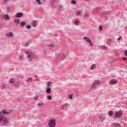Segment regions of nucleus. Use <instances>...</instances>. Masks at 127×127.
Segmentation results:
<instances>
[{
    "instance_id": "obj_13",
    "label": "nucleus",
    "mask_w": 127,
    "mask_h": 127,
    "mask_svg": "<svg viewBox=\"0 0 127 127\" xmlns=\"http://www.w3.org/2000/svg\"><path fill=\"white\" fill-rule=\"evenodd\" d=\"M67 106H68V104L67 103L61 105V110H64V108H65V107H67Z\"/></svg>"
},
{
    "instance_id": "obj_39",
    "label": "nucleus",
    "mask_w": 127,
    "mask_h": 127,
    "mask_svg": "<svg viewBox=\"0 0 127 127\" xmlns=\"http://www.w3.org/2000/svg\"><path fill=\"white\" fill-rule=\"evenodd\" d=\"M26 46H28V45H29V43H28V42H27L26 43Z\"/></svg>"
},
{
    "instance_id": "obj_6",
    "label": "nucleus",
    "mask_w": 127,
    "mask_h": 127,
    "mask_svg": "<svg viewBox=\"0 0 127 127\" xmlns=\"http://www.w3.org/2000/svg\"><path fill=\"white\" fill-rule=\"evenodd\" d=\"M123 111L116 112L115 115V117L116 118H121L123 116Z\"/></svg>"
},
{
    "instance_id": "obj_15",
    "label": "nucleus",
    "mask_w": 127,
    "mask_h": 127,
    "mask_svg": "<svg viewBox=\"0 0 127 127\" xmlns=\"http://www.w3.org/2000/svg\"><path fill=\"white\" fill-rule=\"evenodd\" d=\"M111 84H117V80L115 79H112L110 80Z\"/></svg>"
},
{
    "instance_id": "obj_16",
    "label": "nucleus",
    "mask_w": 127,
    "mask_h": 127,
    "mask_svg": "<svg viewBox=\"0 0 127 127\" xmlns=\"http://www.w3.org/2000/svg\"><path fill=\"white\" fill-rule=\"evenodd\" d=\"M37 106L39 108H41L42 106H44V103L41 102L40 103H38Z\"/></svg>"
},
{
    "instance_id": "obj_43",
    "label": "nucleus",
    "mask_w": 127,
    "mask_h": 127,
    "mask_svg": "<svg viewBox=\"0 0 127 127\" xmlns=\"http://www.w3.org/2000/svg\"><path fill=\"white\" fill-rule=\"evenodd\" d=\"M112 41V40H111L110 39H108V41Z\"/></svg>"
},
{
    "instance_id": "obj_27",
    "label": "nucleus",
    "mask_w": 127,
    "mask_h": 127,
    "mask_svg": "<svg viewBox=\"0 0 127 127\" xmlns=\"http://www.w3.org/2000/svg\"><path fill=\"white\" fill-rule=\"evenodd\" d=\"M68 98L69 99H70L71 100H72L73 99V94H69Z\"/></svg>"
},
{
    "instance_id": "obj_8",
    "label": "nucleus",
    "mask_w": 127,
    "mask_h": 127,
    "mask_svg": "<svg viewBox=\"0 0 127 127\" xmlns=\"http://www.w3.org/2000/svg\"><path fill=\"white\" fill-rule=\"evenodd\" d=\"M34 57V53L32 52L27 53V58L31 59Z\"/></svg>"
},
{
    "instance_id": "obj_23",
    "label": "nucleus",
    "mask_w": 127,
    "mask_h": 127,
    "mask_svg": "<svg viewBox=\"0 0 127 127\" xmlns=\"http://www.w3.org/2000/svg\"><path fill=\"white\" fill-rule=\"evenodd\" d=\"M1 88L3 90H5L6 89V85L5 84L2 85Z\"/></svg>"
},
{
    "instance_id": "obj_7",
    "label": "nucleus",
    "mask_w": 127,
    "mask_h": 127,
    "mask_svg": "<svg viewBox=\"0 0 127 127\" xmlns=\"http://www.w3.org/2000/svg\"><path fill=\"white\" fill-rule=\"evenodd\" d=\"M56 56H57V57H59V58H61V59H64V58H65V57H66L65 55H64L61 53H59L57 54L56 55Z\"/></svg>"
},
{
    "instance_id": "obj_31",
    "label": "nucleus",
    "mask_w": 127,
    "mask_h": 127,
    "mask_svg": "<svg viewBox=\"0 0 127 127\" xmlns=\"http://www.w3.org/2000/svg\"><path fill=\"white\" fill-rule=\"evenodd\" d=\"M26 28L27 29H30V28H31V27H30V26H29V25H27L26 27Z\"/></svg>"
},
{
    "instance_id": "obj_3",
    "label": "nucleus",
    "mask_w": 127,
    "mask_h": 127,
    "mask_svg": "<svg viewBox=\"0 0 127 127\" xmlns=\"http://www.w3.org/2000/svg\"><path fill=\"white\" fill-rule=\"evenodd\" d=\"M48 126L50 127H55L56 126V121L54 119H51L49 121Z\"/></svg>"
},
{
    "instance_id": "obj_41",
    "label": "nucleus",
    "mask_w": 127,
    "mask_h": 127,
    "mask_svg": "<svg viewBox=\"0 0 127 127\" xmlns=\"http://www.w3.org/2000/svg\"><path fill=\"white\" fill-rule=\"evenodd\" d=\"M122 39L121 37H120L118 39V41H120V40H121Z\"/></svg>"
},
{
    "instance_id": "obj_11",
    "label": "nucleus",
    "mask_w": 127,
    "mask_h": 127,
    "mask_svg": "<svg viewBox=\"0 0 127 127\" xmlns=\"http://www.w3.org/2000/svg\"><path fill=\"white\" fill-rule=\"evenodd\" d=\"M3 18L5 20H9V16L7 14L3 15Z\"/></svg>"
},
{
    "instance_id": "obj_21",
    "label": "nucleus",
    "mask_w": 127,
    "mask_h": 127,
    "mask_svg": "<svg viewBox=\"0 0 127 127\" xmlns=\"http://www.w3.org/2000/svg\"><path fill=\"white\" fill-rule=\"evenodd\" d=\"M32 26H33V27H35V26H36V21H34L33 22V23H32Z\"/></svg>"
},
{
    "instance_id": "obj_38",
    "label": "nucleus",
    "mask_w": 127,
    "mask_h": 127,
    "mask_svg": "<svg viewBox=\"0 0 127 127\" xmlns=\"http://www.w3.org/2000/svg\"><path fill=\"white\" fill-rule=\"evenodd\" d=\"M102 47L103 49H107V47L105 46H103Z\"/></svg>"
},
{
    "instance_id": "obj_1",
    "label": "nucleus",
    "mask_w": 127,
    "mask_h": 127,
    "mask_svg": "<svg viewBox=\"0 0 127 127\" xmlns=\"http://www.w3.org/2000/svg\"><path fill=\"white\" fill-rule=\"evenodd\" d=\"M11 113V110L6 111L5 110H1L0 112V124L3 126H7L9 124L8 119L6 116H8Z\"/></svg>"
},
{
    "instance_id": "obj_9",
    "label": "nucleus",
    "mask_w": 127,
    "mask_h": 127,
    "mask_svg": "<svg viewBox=\"0 0 127 127\" xmlns=\"http://www.w3.org/2000/svg\"><path fill=\"white\" fill-rule=\"evenodd\" d=\"M46 93L48 95L51 94V88L50 87H47L46 90Z\"/></svg>"
},
{
    "instance_id": "obj_45",
    "label": "nucleus",
    "mask_w": 127,
    "mask_h": 127,
    "mask_svg": "<svg viewBox=\"0 0 127 127\" xmlns=\"http://www.w3.org/2000/svg\"><path fill=\"white\" fill-rule=\"evenodd\" d=\"M66 55H68V54H67V53L66 54Z\"/></svg>"
},
{
    "instance_id": "obj_2",
    "label": "nucleus",
    "mask_w": 127,
    "mask_h": 127,
    "mask_svg": "<svg viewBox=\"0 0 127 127\" xmlns=\"http://www.w3.org/2000/svg\"><path fill=\"white\" fill-rule=\"evenodd\" d=\"M100 81L97 80H95L93 84L91 85L92 89H93V90H95V89H97V88H98V87L100 86Z\"/></svg>"
},
{
    "instance_id": "obj_17",
    "label": "nucleus",
    "mask_w": 127,
    "mask_h": 127,
    "mask_svg": "<svg viewBox=\"0 0 127 127\" xmlns=\"http://www.w3.org/2000/svg\"><path fill=\"white\" fill-rule=\"evenodd\" d=\"M21 16H22V13H19L16 14V17H17V18L21 17Z\"/></svg>"
},
{
    "instance_id": "obj_26",
    "label": "nucleus",
    "mask_w": 127,
    "mask_h": 127,
    "mask_svg": "<svg viewBox=\"0 0 127 127\" xmlns=\"http://www.w3.org/2000/svg\"><path fill=\"white\" fill-rule=\"evenodd\" d=\"M113 125H114V127H120V124H119L118 123H114Z\"/></svg>"
},
{
    "instance_id": "obj_22",
    "label": "nucleus",
    "mask_w": 127,
    "mask_h": 127,
    "mask_svg": "<svg viewBox=\"0 0 127 127\" xmlns=\"http://www.w3.org/2000/svg\"><path fill=\"white\" fill-rule=\"evenodd\" d=\"M14 22H15V23H17V24H19V19H18V20L14 19Z\"/></svg>"
},
{
    "instance_id": "obj_12",
    "label": "nucleus",
    "mask_w": 127,
    "mask_h": 127,
    "mask_svg": "<svg viewBox=\"0 0 127 127\" xmlns=\"http://www.w3.org/2000/svg\"><path fill=\"white\" fill-rule=\"evenodd\" d=\"M7 37H13V34L12 32H9L6 34Z\"/></svg>"
},
{
    "instance_id": "obj_5",
    "label": "nucleus",
    "mask_w": 127,
    "mask_h": 127,
    "mask_svg": "<svg viewBox=\"0 0 127 127\" xmlns=\"http://www.w3.org/2000/svg\"><path fill=\"white\" fill-rule=\"evenodd\" d=\"M83 40H85L86 42H87V43H89V47H92L93 46V44H92V42L91 41V40H90L89 38H88L87 37H84L83 38Z\"/></svg>"
},
{
    "instance_id": "obj_14",
    "label": "nucleus",
    "mask_w": 127,
    "mask_h": 127,
    "mask_svg": "<svg viewBox=\"0 0 127 127\" xmlns=\"http://www.w3.org/2000/svg\"><path fill=\"white\" fill-rule=\"evenodd\" d=\"M15 81V79H13V78H11L9 81V83L10 84H14V82Z\"/></svg>"
},
{
    "instance_id": "obj_37",
    "label": "nucleus",
    "mask_w": 127,
    "mask_h": 127,
    "mask_svg": "<svg viewBox=\"0 0 127 127\" xmlns=\"http://www.w3.org/2000/svg\"><path fill=\"white\" fill-rule=\"evenodd\" d=\"M7 1H8L7 0H4L3 3H7Z\"/></svg>"
},
{
    "instance_id": "obj_28",
    "label": "nucleus",
    "mask_w": 127,
    "mask_h": 127,
    "mask_svg": "<svg viewBox=\"0 0 127 127\" xmlns=\"http://www.w3.org/2000/svg\"><path fill=\"white\" fill-rule=\"evenodd\" d=\"M38 95H36V96H35V97H34V100H35V101H37V100H38Z\"/></svg>"
},
{
    "instance_id": "obj_10",
    "label": "nucleus",
    "mask_w": 127,
    "mask_h": 127,
    "mask_svg": "<svg viewBox=\"0 0 127 127\" xmlns=\"http://www.w3.org/2000/svg\"><path fill=\"white\" fill-rule=\"evenodd\" d=\"M90 17V13L89 12L86 13L83 15V18H88Z\"/></svg>"
},
{
    "instance_id": "obj_30",
    "label": "nucleus",
    "mask_w": 127,
    "mask_h": 127,
    "mask_svg": "<svg viewBox=\"0 0 127 127\" xmlns=\"http://www.w3.org/2000/svg\"><path fill=\"white\" fill-rule=\"evenodd\" d=\"M114 114V113L113 112V111H110L109 112V116H113V114Z\"/></svg>"
},
{
    "instance_id": "obj_18",
    "label": "nucleus",
    "mask_w": 127,
    "mask_h": 127,
    "mask_svg": "<svg viewBox=\"0 0 127 127\" xmlns=\"http://www.w3.org/2000/svg\"><path fill=\"white\" fill-rule=\"evenodd\" d=\"M52 83L51 82H47V88H50Z\"/></svg>"
},
{
    "instance_id": "obj_24",
    "label": "nucleus",
    "mask_w": 127,
    "mask_h": 127,
    "mask_svg": "<svg viewBox=\"0 0 127 127\" xmlns=\"http://www.w3.org/2000/svg\"><path fill=\"white\" fill-rule=\"evenodd\" d=\"M36 2H37L38 4L40 5V4H42V3L40 2V0H36Z\"/></svg>"
},
{
    "instance_id": "obj_4",
    "label": "nucleus",
    "mask_w": 127,
    "mask_h": 127,
    "mask_svg": "<svg viewBox=\"0 0 127 127\" xmlns=\"http://www.w3.org/2000/svg\"><path fill=\"white\" fill-rule=\"evenodd\" d=\"M83 11L84 10H83V9L78 10L75 12V15H76V16H79L80 17H82V16H83Z\"/></svg>"
},
{
    "instance_id": "obj_29",
    "label": "nucleus",
    "mask_w": 127,
    "mask_h": 127,
    "mask_svg": "<svg viewBox=\"0 0 127 127\" xmlns=\"http://www.w3.org/2000/svg\"><path fill=\"white\" fill-rule=\"evenodd\" d=\"M47 100H48V101H50L51 100H52V97L51 96H49L47 98Z\"/></svg>"
},
{
    "instance_id": "obj_42",
    "label": "nucleus",
    "mask_w": 127,
    "mask_h": 127,
    "mask_svg": "<svg viewBox=\"0 0 127 127\" xmlns=\"http://www.w3.org/2000/svg\"><path fill=\"white\" fill-rule=\"evenodd\" d=\"M123 60H127V58H123Z\"/></svg>"
},
{
    "instance_id": "obj_44",
    "label": "nucleus",
    "mask_w": 127,
    "mask_h": 127,
    "mask_svg": "<svg viewBox=\"0 0 127 127\" xmlns=\"http://www.w3.org/2000/svg\"><path fill=\"white\" fill-rule=\"evenodd\" d=\"M44 54H46V52L44 51Z\"/></svg>"
},
{
    "instance_id": "obj_40",
    "label": "nucleus",
    "mask_w": 127,
    "mask_h": 127,
    "mask_svg": "<svg viewBox=\"0 0 127 127\" xmlns=\"http://www.w3.org/2000/svg\"><path fill=\"white\" fill-rule=\"evenodd\" d=\"M19 60H22V57H19Z\"/></svg>"
},
{
    "instance_id": "obj_20",
    "label": "nucleus",
    "mask_w": 127,
    "mask_h": 127,
    "mask_svg": "<svg viewBox=\"0 0 127 127\" xmlns=\"http://www.w3.org/2000/svg\"><path fill=\"white\" fill-rule=\"evenodd\" d=\"M90 69L91 70H94V69H96V65L92 64V65H91Z\"/></svg>"
},
{
    "instance_id": "obj_46",
    "label": "nucleus",
    "mask_w": 127,
    "mask_h": 127,
    "mask_svg": "<svg viewBox=\"0 0 127 127\" xmlns=\"http://www.w3.org/2000/svg\"><path fill=\"white\" fill-rule=\"evenodd\" d=\"M0 25H1V24L0 23Z\"/></svg>"
},
{
    "instance_id": "obj_34",
    "label": "nucleus",
    "mask_w": 127,
    "mask_h": 127,
    "mask_svg": "<svg viewBox=\"0 0 127 127\" xmlns=\"http://www.w3.org/2000/svg\"><path fill=\"white\" fill-rule=\"evenodd\" d=\"M78 22V21H75L74 24H75V25H79V23Z\"/></svg>"
},
{
    "instance_id": "obj_36",
    "label": "nucleus",
    "mask_w": 127,
    "mask_h": 127,
    "mask_svg": "<svg viewBox=\"0 0 127 127\" xmlns=\"http://www.w3.org/2000/svg\"><path fill=\"white\" fill-rule=\"evenodd\" d=\"M56 45H51V47L52 48H55L56 47Z\"/></svg>"
},
{
    "instance_id": "obj_32",
    "label": "nucleus",
    "mask_w": 127,
    "mask_h": 127,
    "mask_svg": "<svg viewBox=\"0 0 127 127\" xmlns=\"http://www.w3.org/2000/svg\"><path fill=\"white\" fill-rule=\"evenodd\" d=\"M62 7H63V6H62V5H59L58 6V9L59 10L61 9V8H62Z\"/></svg>"
},
{
    "instance_id": "obj_35",
    "label": "nucleus",
    "mask_w": 127,
    "mask_h": 127,
    "mask_svg": "<svg viewBox=\"0 0 127 127\" xmlns=\"http://www.w3.org/2000/svg\"><path fill=\"white\" fill-rule=\"evenodd\" d=\"M98 29H99V30H102L103 27H102L101 26H99L98 27Z\"/></svg>"
},
{
    "instance_id": "obj_33",
    "label": "nucleus",
    "mask_w": 127,
    "mask_h": 127,
    "mask_svg": "<svg viewBox=\"0 0 127 127\" xmlns=\"http://www.w3.org/2000/svg\"><path fill=\"white\" fill-rule=\"evenodd\" d=\"M71 3H72V4H75V3H76V1L74 0H72L71 1Z\"/></svg>"
},
{
    "instance_id": "obj_19",
    "label": "nucleus",
    "mask_w": 127,
    "mask_h": 127,
    "mask_svg": "<svg viewBox=\"0 0 127 127\" xmlns=\"http://www.w3.org/2000/svg\"><path fill=\"white\" fill-rule=\"evenodd\" d=\"M32 81V78H29L27 79L26 82H27L28 83H31Z\"/></svg>"
},
{
    "instance_id": "obj_25",
    "label": "nucleus",
    "mask_w": 127,
    "mask_h": 127,
    "mask_svg": "<svg viewBox=\"0 0 127 127\" xmlns=\"http://www.w3.org/2000/svg\"><path fill=\"white\" fill-rule=\"evenodd\" d=\"M20 24V26H21V27H23V26H24V25H25V23L23 22H21Z\"/></svg>"
}]
</instances>
